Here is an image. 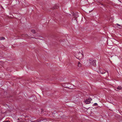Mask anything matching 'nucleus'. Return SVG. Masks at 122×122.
<instances>
[{"instance_id":"f8f14e48","label":"nucleus","mask_w":122,"mask_h":122,"mask_svg":"<svg viewBox=\"0 0 122 122\" xmlns=\"http://www.w3.org/2000/svg\"><path fill=\"white\" fill-rule=\"evenodd\" d=\"M2 122H10V121H3Z\"/></svg>"},{"instance_id":"f03ea898","label":"nucleus","mask_w":122,"mask_h":122,"mask_svg":"<svg viewBox=\"0 0 122 122\" xmlns=\"http://www.w3.org/2000/svg\"><path fill=\"white\" fill-rule=\"evenodd\" d=\"M92 100V99L91 97H89V99H86L85 100L84 103L86 104H88L91 103V101Z\"/></svg>"},{"instance_id":"20e7f679","label":"nucleus","mask_w":122,"mask_h":122,"mask_svg":"<svg viewBox=\"0 0 122 122\" xmlns=\"http://www.w3.org/2000/svg\"><path fill=\"white\" fill-rule=\"evenodd\" d=\"M82 64L80 62H79L78 64V66L79 67H81V66Z\"/></svg>"},{"instance_id":"6e6552de","label":"nucleus","mask_w":122,"mask_h":122,"mask_svg":"<svg viewBox=\"0 0 122 122\" xmlns=\"http://www.w3.org/2000/svg\"><path fill=\"white\" fill-rule=\"evenodd\" d=\"M122 88L120 86H118L117 88V89L118 90H121L122 89Z\"/></svg>"},{"instance_id":"f257e3e1","label":"nucleus","mask_w":122,"mask_h":122,"mask_svg":"<svg viewBox=\"0 0 122 122\" xmlns=\"http://www.w3.org/2000/svg\"><path fill=\"white\" fill-rule=\"evenodd\" d=\"M76 58L79 60H81L83 58V55L80 52L76 53L75 54Z\"/></svg>"},{"instance_id":"7ed1b4c3","label":"nucleus","mask_w":122,"mask_h":122,"mask_svg":"<svg viewBox=\"0 0 122 122\" xmlns=\"http://www.w3.org/2000/svg\"><path fill=\"white\" fill-rule=\"evenodd\" d=\"M89 62L90 64L92 65L95 66L96 65V61L94 60H90L89 61Z\"/></svg>"},{"instance_id":"1a4fd4ad","label":"nucleus","mask_w":122,"mask_h":122,"mask_svg":"<svg viewBox=\"0 0 122 122\" xmlns=\"http://www.w3.org/2000/svg\"><path fill=\"white\" fill-rule=\"evenodd\" d=\"M31 32L33 33H35V30H32L31 31Z\"/></svg>"},{"instance_id":"423d86ee","label":"nucleus","mask_w":122,"mask_h":122,"mask_svg":"<svg viewBox=\"0 0 122 122\" xmlns=\"http://www.w3.org/2000/svg\"><path fill=\"white\" fill-rule=\"evenodd\" d=\"M5 38L4 37H0V40H5Z\"/></svg>"},{"instance_id":"ddd939ff","label":"nucleus","mask_w":122,"mask_h":122,"mask_svg":"<svg viewBox=\"0 0 122 122\" xmlns=\"http://www.w3.org/2000/svg\"><path fill=\"white\" fill-rule=\"evenodd\" d=\"M33 97H30V99L31 100V99H33Z\"/></svg>"},{"instance_id":"9d476101","label":"nucleus","mask_w":122,"mask_h":122,"mask_svg":"<svg viewBox=\"0 0 122 122\" xmlns=\"http://www.w3.org/2000/svg\"><path fill=\"white\" fill-rule=\"evenodd\" d=\"M97 103H95L93 104V105L94 106H97Z\"/></svg>"},{"instance_id":"39448f33","label":"nucleus","mask_w":122,"mask_h":122,"mask_svg":"<svg viewBox=\"0 0 122 122\" xmlns=\"http://www.w3.org/2000/svg\"><path fill=\"white\" fill-rule=\"evenodd\" d=\"M116 25L118 27H122V25H120L118 24L117 23Z\"/></svg>"},{"instance_id":"9b49d317","label":"nucleus","mask_w":122,"mask_h":122,"mask_svg":"<svg viewBox=\"0 0 122 122\" xmlns=\"http://www.w3.org/2000/svg\"><path fill=\"white\" fill-rule=\"evenodd\" d=\"M106 73V72H102L101 71L100 72V73L102 74H104L105 73Z\"/></svg>"},{"instance_id":"0eeeda50","label":"nucleus","mask_w":122,"mask_h":122,"mask_svg":"<svg viewBox=\"0 0 122 122\" xmlns=\"http://www.w3.org/2000/svg\"><path fill=\"white\" fill-rule=\"evenodd\" d=\"M45 121L46 120L45 119H43L41 120H40V121H39L40 122H46Z\"/></svg>"}]
</instances>
